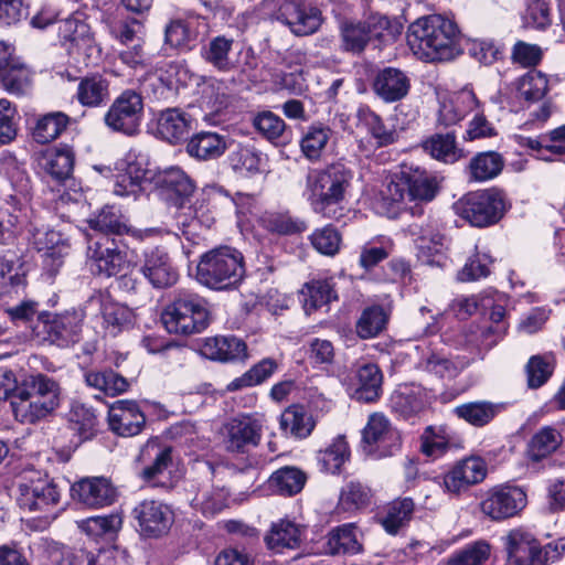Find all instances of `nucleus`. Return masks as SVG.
Listing matches in <instances>:
<instances>
[{
    "label": "nucleus",
    "mask_w": 565,
    "mask_h": 565,
    "mask_svg": "<svg viewBox=\"0 0 565 565\" xmlns=\"http://www.w3.org/2000/svg\"><path fill=\"white\" fill-rule=\"evenodd\" d=\"M407 43L425 62H448L462 53L457 23L440 14L420 17L407 30Z\"/></svg>",
    "instance_id": "1"
},
{
    "label": "nucleus",
    "mask_w": 565,
    "mask_h": 565,
    "mask_svg": "<svg viewBox=\"0 0 565 565\" xmlns=\"http://www.w3.org/2000/svg\"><path fill=\"white\" fill-rule=\"evenodd\" d=\"M352 179V171L342 163L310 172L306 181V195L313 212L330 220H340L343 216L341 203Z\"/></svg>",
    "instance_id": "2"
},
{
    "label": "nucleus",
    "mask_w": 565,
    "mask_h": 565,
    "mask_svg": "<svg viewBox=\"0 0 565 565\" xmlns=\"http://www.w3.org/2000/svg\"><path fill=\"white\" fill-rule=\"evenodd\" d=\"M207 301L200 295L180 289L161 312V322L171 334L192 335L210 324Z\"/></svg>",
    "instance_id": "3"
},
{
    "label": "nucleus",
    "mask_w": 565,
    "mask_h": 565,
    "mask_svg": "<svg viewBox=\"0 0 565 565\" xmlns=\"http://www.w3.org/2000/svg\"><path fill=\"white\" fill-rule=\"evenodd\" d=\"M245 276L243 254L230 246L204 253L196 266V280L214 290L235 288Z\"/></svg>",
    "instance_id": "4"
},
{
    "label": "nucleus",
    "mask_w": 565,
    "mask_h": 565,
    "mask_svg": "<svg viewBox=\"0 0 565 565\" xmlns=\"http://www.w3.org/2000/svg\"><path fill=\"white\" fill-rule=\"evenodd\" d=\"M509 206L504 192L495 188L470 192L456 204L458 214L476 227L497 224Z\"/></svg>",
    "instance_id": "5"
},
{
    "label": "nucleus",
    "mask_w": 565,
    "mask_h": 565,
    "mask_svg": "<svg viewBox=\"0 0 565 565\" xmlns=\"http://www.w3.org/2000/svg\"><path fill=\"white\" fill-rule=\"evenodd\" d=\"M388 18L379 13L363 19H343L339 24L340 49L360 55L373 41H383L390 33Z\"/></svg>",
    "instance_id": "6"
},
{
    "label": "nucleus",
    "mask_w": 565,
    "mask_h": 565,
    "mask_svg": "<svg viewBox=\"0 0 565 565\" xmlns=\"http://www.w3.org/2000/svg\"><path fill=\"white\" fill-rule=\"evenodd\" d=\"M86 265L94 275L115 277L125 275L130 267L127 246L121 239L102 236L89 237L86 249Z\"/></svg>",
    "instance_id": "7"
},
{
    "label": "nucleus",
    "mask_w": 565,
    "mask_h": 565,
    "mask_svg": "<svg viewBox=\"0 0 565 565\" xmlns=\"http://www.w3.org/2000/svg\"><path fill=\"white\" fill-rule=\"evenodd\" d=\"M156 185L166 194V199L178 209L177 222L182 226H191L195 215L191 204V198L195 186L192 180L177 167L156 173Z\"/></svg>",
    "instance_id": "8"
},
{
    "label": "nucleus",
    "mask_w": 565,
    "mask_h": 565,
    "mask_svg": "<svg viewBox=\"0 0 565 565\" xmlns=\"http://www.w3.org/2000/svg\"><path fill=\"white\" fill-rule=\"evenodd\" d=\"M143 118V99L135 89H125L111 103L104 115L106 127L128 137L140 131Z\"/></svg>",
    "instance_id": "9"
},
{
    "label": "nucleus",
    "mask_w": 565,
    "mask_h": 565,
    "mask_svg": "<svg viewBox=\"0 0 565 565\" xmlns=\"http://www.w3.org/2000/svg\"><path fill=\"white\" fill-rule=\"evenodd\" d=\"M41 332L45 341L60 348H68L82 339L84 313L81 310H66L62 313L39 316Z\"/></svg>",
    "instance_id": "10"
},
{
    "label": "nucleus",
    "mask_w": 565,
    "mask_h": 565,
    "mask_svg": "<svg viewBox=\"0 0 565 565\" xmlns=\"http://www.w3.org/2000/svg\"><path fill=\"white\" fill-rule=\"evenodd\" d=\"M362 441L364 450L375 458L394 456L402 447L401 433L382 413L370 415L362 431Z\"/></svg>",
    "instance_id": "11"
},
{
    "label": "nucleus",
    "mask_w": 565,
    "mask_h": 565,
    "mask_svg": "<svg viewBox=\"0 0 565 565\" xmlns=\"http://www.w3.org/2000/svg\"><path fill=\"white\" fill-rule=\"evenodd\" d=\"M525 505L526 493L519 487L510 486L491 488L480 501L482 514L497 522L513 518Z\"/></svg>",
    "instance_id": "12"
},
{
    "label": "nucleus",
    "mask_w": 565,
    "mask_h": 565,
    "mask_svg": "<svg viewBox=\"0 0 565 565\" xmlns=\"http://www.w3.org/2000/svg\"><path fill=\"white\" fill-rule=\"evenodd\" d=\"M275 19L297 36L315 33L322 23L321 11L303 0H282Z\"/></svg>",
    "instance_id": "13"
},
{
    "label": "nucleus",
    "mask_w": 565,
    "mask_h": 565,
    "mask_svg": "<svg viewBox=\"0 0 565 565\" xmlns=\"http://www.w3.org/2000/svg\"><path fill=\"white\" fill-rule=\"evenodd\" d=\"M139 460L145 463L139 476L151 487L170 488L169 467L172 462L171 449L156 440H149L140 450Z\"/></svg>",
    "instance_id": "14"
},
{
    "label": "nucleus",
    "mask_w": 565,
    "mask_h": 565,
    "mask_svg": "<svg viewBox=\"0 0 565 565\" xmlns=\"http://www.w3.org/2000/svg\"><path fill=\"white\" fill-rule=\"evenodd\" d=\"M139 532L145 537H160L167 534L173 524L172 510L161 501L143 500L132 510Z\"/></svg>",
    "instance_id": "15"
},
{
    "label": "nucleus",
    "mask_w": 565,
    "mask_h": 565,
    "mask_svg": "<svg viewBox=\"0 0 565 565\" xmlns=\"http://www.w3.org/2000/svg\"><path fill=\"white\" fill-rule=\"evenodd\" d=\"M408 232L415 237L417 257L423 264L437 267H444L447 264V257L443 253L445 236L435 222L413 223L408 226Z\"/></svg>",
    "instance_id": "16"
},
{
    "label": "nucleus",
    "mask_w": 565,
    "mask_h": 565,
    "mask_svg": "<svg viewBox=\"0 0 565 565\" xmlns=\"http://www.w3.org/2000/svg\"><path fill=\"white\" fill-rule=\"evenodd\" d=\"M503 540L508 557L515 565H544L548 561L551 545L542 550L535 537L523 529L510 531Z\"/></svg>",
    "instance_id": "17"
},
{
    "label": "nucleus",
    "mask_w": 565,
    "mask_h": 565,
    "mask_svg": "<svg viewBox=\"0 0 565 565\" xmlns=\"http://www.w3.org/2000/svg\"><path fill=\"white\" fill-rule=\"evenodd\" d=\"M207 31V22L200 15H189L172 20L164 30L166 44L173 49L189 52Z\"/></svg>",
    "instance_id": "18"
},
{
    "label": "nucleus",
    "mask_w": 565,
    "mask_h": 565,
    "mask_svg": "<svg viewBox=\"0 0 565 565\" xmlns=\"http://www.w3.org/2000/svg\"><path fill=\"white\" fill-rule=\"evenodd\" d=\"M140 271L154 288L171 287L179 278L168 252L159 246L143 252Z\"/></svg>",
    "instance_id": "19"
},
{
    "label": "nucleus",
    "mask_w": 565,
    "mask_h": 565,
    "mask_svg": "<svg viewBox=\"0 0 565 565\" xmlns=\"http://www.w3.org/2000/svg\"><path fill=\"white\" fill-rule=\"evenodd\" d=\"M108 425L113 433L121 437H132L141 433L146 416L135 401L120 399L108 409Z\"/></svg>",
    "instance_id": "20"
},
{
    "label": "nucleus",
    "mask_w": 565,
    "mask_h": 565,
    "mask_svg": "<svg viewBox=\"0 0 565 565\" xmlns=\"http://www.w3.org/2000/svg\"><path fill=\"white\" fill-rule=\"evenodd\" d=\"M373 93L384 103L392 104L404 99L412 86L408 74L397 67L379 70L372 81Z\"/></svg>",
    "instance_id": "21"
},
{
    "label": "nucleus",
    "mask_w": 565,
    "mask_h": 565,
    "mask_svg": "<svg viewBox=\"0 0 565 565\" xmlns=\"http://www.w3.org/2000/svg\"><path fill=\"white\" fill-rule=\"evenodd\" d=\"M227 450L241 452L257 446L262 438L263 420L253 416L232 418L225 426Z\"/></svg>",
    "instance_id": "22"
},
{
    "label": "nucleus",
    "mask_w": 565,
    "mask_h": 565,
    "mask_svg": "<svg viewBox=\"0 0 565 565\" xmlns=\"http://www.w3.org/2000/svg\"><path fill=\"white\" fill-rule=\"evenodd\" d=\"M486 476L487 465L481 458H465L444 476V487L447 492L458 494L481 482Z\"/></svg>",
    "instance_id": "23"
},
{
    "label": "nucleus",
    "mask_w": 565,
    "mask_h": 565,
    "mask_svg": "<svg viewBox=\"0 0 565 565\" xmlns=\"http://www.w3.org/2000/svg\"><path fill=\"white\" fill-rule=\"evenodd\" d=\"M21 509L30 512H45L60 501V491L57 486L51 480H38L30 484L19 486V497L17 499Z\"/></svg>",
    "instance_id": "24"
},
{
    "label": "nucleus",
    "mask_w": 565,
    "mask_h": 565,
    "mask_svg": "<svg viewBox=\"0 0 565 565\" xmlns=\"http://www.w3.org/2000/svg\"><path fill=\"white\" fill-rule=\"evenodd\" d=\"M399 180L404 181L407 191V199L411 202H429L437 194L435 178L413 163H403L399 170Z\"/></svg>",
    "instance_id": "25"
},
{
    "label": "nucleus",
    "mask_w": 565,
    "mask_h": 565,
    "mask_svg": "<svg viewBox=\"0 0 565 565\" xmlns=\"http://www.w3.org/2000/svg\"><path fill=\"white\" fill-rule=\"evenodd\" d=\"M72 492L74 498L92 508L109 505L116 498L115 488L103 477L83 479L73 484Z\"/></svg>",
    "instance_id": "26"
},
{
    "label": "nucleus",
    "mask_w": 565,
    "mask_h": 565,
    "mask_svg": "<svg viewBox=\"0 0 565 565\" xmlns=\"http://www.w3.org/2000/svg\"><path fill=\"white\" fill-rule=\"evenodd\" d=\"M203 354L214 361L235 362L247 359L246 343L234 335H218L205 340Z\"/></svg>",
    "instance_id": "27"
},
{
    "label": "nucleus",
    "mask_w": 565,
    "mask_h": 565,
    "mask_svg": "<svg viewBox=\"0 0 565 565\" xmlns=\"http://www.w3.org/2000/svg\"><path fill=\"white\" fill-rule=\"evenodd\" d=\"M234 39L225 35L212 38L201 49L203 61L218 72H231L236 67L237 60L233 54Z\"/></svg>",
    "instance_id": "28"
},
{
    "label": "nucleus",
    "mask_w": 565,
    "mask_h": 565,
    "mask_svg": "<svg viewBox=\"0 0 565 565\" xmlns=\"http://www.w3.org/2000/svg\"><path fill=\"white\" fill-rule=\"evenodd\" d=\"M190 128V117L179 108H167L158 114V134L170 143H178L185 139Z\"/></svg>",
    "instance_id": "29"
},
{
    "label": "nucleus",
    "mask_w": 565,
    "mask_h": 565,
    "mask_svg": "<svg viewBox=\"0 0 565 565\" xmlns=\"http://www.w3.org/2000/svg\"><path fill=\"white\" fill-rule=\"evenodd\" d=\"M317 425L312 414L303 405L294 404L288 406L279 417L280 429L297 439L309 437Z\"/></svg>",
    "instance_id": "30"
},
{
    "label": "nucleus",
    "mask_w": 565,
    "mask_h": 565,
    "mask_svg": "<svg viewBox=\"0 0 565 565\" xmlns=\"http://www.w3.org/2000/svg\"><path fill=\"white\" fill-rule=\"evenodd\" d=\"M300 295L307 312L338 300L335 282L332 277L312 278L302 286Z\"/></svg>",
    "instance_id": "31"
},
{
    "label": "nucleus",
    "mask_w": 565,
    "mask_h": 565,
    "mask_svg": "<svg viewBox=\"0 0 565 565\" xmlns=\"http://www.w3.org/2000/svg\"><path fill=\"white\" fill-rule=\"evenodd\" d=\"M427 403V393L418 385H405L395 391L390 399L392 411L404 418H409L420 413Z\"/></svg>",
    "instance_id": "32"
},
{
    "label": "nucleus",
    "mask_w": 565,
    "mask_h": 565,
    "mask_svg": "<svg viewBox=\"0 0 565 565\" xmlns=\"http://www.w3.org/2000/svg\"><path fill=\"white\" fill-rule=\"evenodd\" d=\"M227 497L225 488L204 482L196 487L191 505L206 516L215 515L226 507Z\"/></svg>",
    "instance_id": "33"
},
{
    "label": "nucleus",
    "mask_w": 565,
    "mask_h": 565,
    "mask_svg": "<svg viewBox=\"0 0 565 565\" xmlns=\"http://www.w3.org/2000/svg\"><path fill=\"white\" fill-rule=\"evenodd\" d=\"M503 408V404L477 401L456 406L454 414L475 427H483L490 424Z\"/></svg>",
    "instance_id": "34"
},
{
    "label": "nucleus",
    "mask_w": 565,
    "mask_h": 565,
    "mask_svg": "<svg viewBox=\"0 0 565 565\" xmlns=\"http://www.w3.org/2000/svg\"><path fill=\"white\" fill-rule=\"evenodd\" d=\"M226 148L225 136L212 131H201L191 137L186 151L191 157L209 160L221 157Z\"/></svg>",
    "instance_id": "35"
},
{
    "label": "nucleus",
    "mask_w": 565,
    "mask_h": 565,
    "mask_svg": "<svg viewBox=\"0 0 565 565\" xmlns=\"http://www.w3.org/2000/svg\"><path fill=\"white\" fill-rule=\"evenodd\" d=\"M25 286V271L15 253L0 255V296L18 292Z\"/></svg>",
    "instance_id": "36"
},
{
    "label": "nucleus",
    "mask_w": 565,
    "mask_h": 565,
    "mask_svg": "<svg viewBox=\"0 0 565 565\" xmlns=\"http://www.w3.org/2000/svg\"><path fill=\"white\" fill-rule=\"evenodd\" d=\"M265 542L268 548L276 553H281L285 548L295 550L300 546L301 531L294 522L279 520L271 524Z\"/></svg>",
    "instance_id": "37"
},
{
    "label": "nucleus",
    "mask_w": 565,
    "mask_h": 565,
    "mask_svg": "<svg viewBox=\"0 0 565 565\" xmlns=\"http://www.w3.org/2000/svg\"><path fill=\"white\" fill-rule=\"evenodd\" d=\"M504 167V160L498 152H479L471 158L467 174L470 181L484 182L498 177Z\"/></svg>",
    "instance_id": "38"
},
{
    "label": "nucleus",
    "mask_w": 565,
    "mask_h": 565,
    "mask_svg": "<svg viewBox=\"0 0 565 565\" xmlns=\"http://www.w3.org/2000/svg\"><path fill=\"white\" fill-rule=\"evenodd\" d=\"M40 164L52 178L64 181L73 171L74 153L68 147L46 149L41 154Z\"/></svg>",
    "instance_id": "39"
},
{
    "label": "nucleus",
    "mask_w": 565,
    "mask_h": 565,
    "mask_svg": "<svg viewBox=\"0 0 565 565\" xmlns=\"http://www.w3.org/2000/svg\"><path fill=\"white\" fill-rule=\"evenodd\" d=\"M390 315V310L381 305L364 308L355 323L359 338L366 340L377 337L386 329Z\"/></svg>",
    "instance_id": "40"
},
{
    "label": "nucleus",
    "mask_w": 565,
    "mask_h": 565,
    "mask_svg": "<svg viewBox=\"0 0 565 565\" xmlns=\"http://www.w3.org/2000/svg\"><path fill=\"white\" fill-rule=\"evenodd\" d=\"M258 222L263 228L277 235L301 234L308 227L303 220L287 211H267L260 215Z\"/></svg>",
    "instance_id": "41"
},
{
    "label": "nucleus",
    "mask_w": 565,
    "mask_h": 565,
    "mask_svg": "<svg viewBox=\"0 0 565 565\" xmlns=\"http://www.w3.org/2000/svg\"><path fill=\"white\" fill-rule=\"evenodd\" d=\"M35 246L43 263L51 269H57L63 264V257L68 248L61 234L55 231L40 233L35 238Z\"/></svg>",
    "instance_id": "42"
},
{
    "label": "nucleus",
    "mask_w": 565,
    "mask_h": 565,
    "mask_svg": "<svg viewBox=\"0 0 565 565\" xmlns=\"http://www.w3.org/2000/svg\"><path fill=\"white\" fill-rule=\"evenodd\" d=\"M306 480L305 472L296 467L287 466L278 469L269 477L268 487L280 495L291 497L302 490Z\"/></svg>",
    "instance_id": "43"
},
{
    "label": "nucleus",
    "mask_w": 565,
    "mask_h": 565,
    "mask_svg": "<svg viewBox=\"0 0 565 565\" xmlns=\"http://www.w3.org/2000/svg\"><path fill=\"white\" fill-rule=\"evenodd\" d=\"M360 534L353 523L333 529L328 535V551L331 554H356L362 551Z\"/></svg>",
    "instance_id": "44"
},
{
    "label": "nucleus",
    "mask_w": 565,
    "mask_h": 565,
    "mask_svg": "<svg viewBox=\"0 0 565 565\" xmlns=\"http://www.w3.org/2000/svg\"><path fill=\"white\" fill-rule=\"evenodd\" d=\"M109 96V83L100 75L86 76L77 86V100L86 107H99Z\"/></svg>",
    "instance_id": "45"
},
{
    "label": "nucleus",
    "mask_w": 565,
    "mask_h": 565,
    "mask_svg": "<svg viewBox=\"0 0 565 565\" xmlns=\"http://www.w3.org/2000/svg\"><path fill=\"white\" fill-rule=\"evenodd\" d=\"M0 79L4 90L12 95L28 94L32 86V73L24 65L8 61L7 66L0 70Z\"/></svg>",
    "instance_id": "46"
},
{
    "label": "nucleus",
    "mask_w": 565,
    "mask_h": 565,
    "mask_svg": "<svg viewBox=\"0 0 565 565\" xmlns=\"http://www.w3.org/2000/svg\"><path fill=\"white\" fill-rule=\"evenodd\" d=\"M70 117L61 111L49 113L40 117L32 130L34 141L41 145L52 142L57 139L66 129Z\"/></svg>",
    "instance_id": "47"
},
{
    "label": "nucleus",
    "mask_w": 565,
    "mask_h": 565,
    "mask_svg": "<svg viewBox=\"0 0 565 565\" xmlns=\"http://www.w3.org/2000/svg\"><path fill=\"white\" fill-rule=\"evenodd\" d=\"M562 443L563 436L556 428L542 427L532 436L529 443V457L533 461H540L556 451Z\"/></svg>",
    "instance_id": "48"
},
{
    "label": "nucleus",
    "mask_w": 565,
    "mask_h": 565,
    "mask_svg": "<svg viewBox=\"0 0 565 565\" xmlns=\"http://www.w3.org/2000/svg\"><path fill=\"white\" fill-rule=\"evenodd\" d=\"M332 129L323 124H312L307 128L300 140V148L303 156L310 161H318L326 149Z\"/></svg>",
    "instance_id": "49"
},
{
    "label": "nucleus",
    "mask_w": 565,
    "mask_h": 565,
    "mask_svg": "<svg viewBox=\"0 0 565 565\" xmlns=\"http://www.w3.org/2000/svg\"><path fill=\"white\" fill-rule=\"evenodd\" d=\"M85 382L88 386L110 396L121 394L129 387V383L124 376L109 369L86 372Z\"/></svg>",
    "instance_id": "50"
},
{
    "label": "nucleus",
    "mask_w": 565,
    "mask_h": 565,
    "mask_svg": "<svg viewBox=\"0 0 565 565\" xmlns=\"http://www.w3.org/2000/svg\"><path fill=\"white\" fill-rule=\"evenodd\" d=\"M88 225L92 230L106 234L105 236L129 233L124 215L117 207L109 205L104 206L96 215L90 217Z\"/></svg>",
    "instance_id": "51"
},
{
    "label": "nucleus",
    "mask_w": 565,
    "mask_h": 565,
    "mask_svg": "<svg viewBox=\"0 0 565 565\" xmlns=\"http://www.w3.org/2000/svg\"><path fill=\"white\" fill-rule=\"evenodd\" d=\"M395 178L381 191L377 201L379 210L388 217H396L403 210L405 199H407L406 185L403 180H399V172L396 173Z\"/></svg>",
    "instance_id": "52"
},
{
    "label": "nucleus",
    "mask_w": 565,
    "mask_h": 565,
    "mask_svg": "<svg viewBox=\"0 0 565 565\" xmlns=\"http://www.w3.org/2000/svg\"><path fill=\"white\" fill-rule=\"evenodd\" d=\"M518 98L532 104L546 95L548 90L547 77L539 71H530L515 82Z\"/></svg>",
    "instance_id": "53"
},
{
    "label": "nucleus",
    "mask_w": 565,
    "mask_h": 565,
    "mask_svg": "<svg viewBox=\"0 0 565 565\" xmlns=\"http://www.w3.org/2000/svg\"><path fill=\"white\" fill-rule=\"evenodd\" d=\"M356 379L359 387L358 398L364 402H374L379 398L382 386V373L376 364L366 363L358 369Z\"/></svg>",
    "instance_id": "54"
},
{
    "label": "nucleus",
    "mask_w": 565,
    "mask_h": 565,
    "mask_svg": "<svg viewBox=\"0 0 565 565\" xmlns=\"http://www.w3.org/2000/svg\"><path fill=\"white\" fill-rule=\"evenodd\" d=\"M350 449L343 436L335 437L331 444L318 452L317 459L321 468L330 473H339L341 467L349 460Z\"/></svg>",
    "instance_id": "55"
},
{
    "label": "nucleus",
    "mask_w": 565,
    "mask_h": 565,
    "mask_svg": "<svg viewBox=\"0 0 565 565\" xmlns=\"http://www.w3.org/2000/svg\"><path fill=\"white\" fill-rule=\"evenodd\" d=\"M278 369V363L270 358H265L254 366H252L242 376L233 380L228 385V391H238L244 387H252L264 383Z\"/></svg>",
    "instance_id": "56"
},
{
    "label": "nucleus",
    "mask_w": 565,
    "mask_h": 565,
    "mask_svg": "<svg viewBox=\"0 0 565 565\" xmlns=\"http://www.w3.org/2000/svg\"><path fill=\"white\" fill-rule=\"evenodd\" d=\"M70 428L76 433L81 440L90 439L96 433L97 416L92 407L82 403H74L70 411Z\"/></svg>",
    "instance_id": "57"
},
{
    "label": "nucleus",
    "mask_w": 565,
    "mask_h": 565,
    "mask_svg": "<svg viewBox=\"0 0 565 565\" xmlns=\"http://www.w3.org/2000/svg\"><path fill=\"white\" fill-rule=\"evenodd\" d=\"M414 502L411 498H403L391 502L386 509V515L382 525L390 534H396L412 519Z\"/></svg>",
    "instance_id": "58"
},
{
    "label": "nucleus",
    "mask_w": 565,
    "mask_h": 565,
    "mask_svg": "<svg viewBox=\"0 0 565 565\" xmlns=\"http://www.w3.org/2000/svg\"><path fill=\"white\" fill-rule=\"evenodd\" d=\"M490 555L491 545L487 541L479 540L452 553L446 559V565H483Z\"/></svg>",
    "instance_id": "59"
},
{
    "label": "nucleus",
    "mask_w": 565,
    "mask_h": 565,
    "mask_svg": "<svg viewBox=\"0 0 565 565\" xmlns=\"http://www.w3.org/2000/svg\"><path fill=\"white\" fill-rule=\"evenodd\" d=\"M555 358L553 354H537L530 358L525 366L527 386L536 390L553 375Z\"/></svg>",
    "instance_id": "60"
},
{
    "label": "nucleus",
    "mask_w": 565,
    "mask_h": 565,
    "mask_svg": "<svg viewBox=\"0 0 565 565\" xmlns=\"http://www.w3.org/2000/svg\"><path fill=\"white\" fill-rule=\"evenodd\" d=\"M492 256L476 246L475 253L468 257L463 267L458 271L457 279L462 282L475 281L486 278L491 273V265L493 264Z\"/></svg>",
    "instance_id": "61"
},
{
    "label": "nucleus",
    "mask_w": 565,
    "mask_h": 565,
    "mask_svg": "<svg viewBox=\"0 0 565 565\" xmlns=\"http://www.w3.org/2000/svg\"><path fill=\"white\" fill-rule=\"evenodd\" d=\"M423 147L433 158L445 163H452L460 157L456 147L455 135L451 132L446 135L436 134L428 138Z\"/></svg>",
    "instance_id": "62"
},
{
    "label": "nucleus",
    "mask_w": 565,
    "mask_h": 565,
    "mask_svg": "<svg viewBox=\"0 0 565 565\" xmlns=\"http://www.w3.org/2000/svg\"><path fill=\"white\" fill-rule=\"evenodd\" d=\"M371 490L359 481H350L341 492L338 510L351 512L363 509L370 503Z\"/></svg>",
    "instance_id": "63"
},
{
    "label": "nucleus",
    "mask_w": 565,
    "mask_h": 565,
    "mask_svg": "<svg viewBox=\"0 0 565 565\" xmlns=\"http://www.w3.org/2000/svg\"><path fill=\"white\" fill-rule=\"evenodd\" d=\"M230 162L235 171L254 174L260 171L262 153L254 146H238L230 154Z\"/></svg>",
    "instance_id": "64"
}]
</instances>
